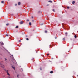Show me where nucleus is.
I'll return each instance as SVG.
<instances>
[{"label":"nucleus","mask_w":78,"mask_h":78,"mask_svg":"<svg viewBox=\"0 0 78 78\" xmlns=\"http://www.w3.org/2000/svg\"><path fill=\"white\" fill-rule=\"evenodd\" d=\"M0 66L1 67H2V68H4V65H2V63L0 64Z\"/></svg>","instance_id":"f257e3e1"},{"label":"nucleus","mask_w":78,"mask_h":78,"mask_svg":"<svg viewBox=\"0 0 78 78\" xmlns=\"http://www.w3.org/2000/svg\"><path fill=\"white\" fill-rule=\"evenodd\" d=\"M19 23L20 25H22V24H23V21H20L19 22Z\"/></svg>","instance_id":"f03ea898"},{"label":"nucleus","mask_w":78,"mask_h":78,"mask_svg":"<svg viewBox=\"0 0 78 78\" xmlns=\"http://www.w3.org/2000/svg\"><path fill=\"white\" fill-rule=\"evenodd\" d=\"M7 73L8 75L9 76H10V74H9V73H8V71H7Z\"/></svg>","instance_id":"7ed1b4c3"},{"label":"nucleus","mask_w":78,"mask_h":78,"mask_svg":"<svg viewBox=\"0 0 78 78\" xmlns=\"http://www.w3.org/2000/svg\"><path fill=\"white\" fill-rule=\"evenodd\" d=\"M20 4H21L20 2H19L18 3V5H20Z\"/></svg>","instance_id":"20e7f679"},{"label":"nucleus","mask_w":78,"mask_h":78,"mask_svg":"<svg viewBox=\"0 0 78 78\" xmlns=\"http://www.w3.org/2000/svg\"><path fill=\"white\" fill-rule=\"evenodd\" d=\"M14 62H13V64H16V61L15 60H14Z\"/></svg>","instance_id":"39448f33"},{"label":"nucleus","mask_w":78,"mask_h":78,"mask_svg":"<svg viewBox=\"0 0 78 78\" xmlns=\"http://www.w3.org/2000/svg\"><path fill=\"white\" fill-rule=\"evenodd\" d=\"M29 25H31V22H30L29 23Z\"/></svg>","instance_id":"423d86ee"},{"label":"nucleus","mask_w":78,"mask_h":78,"mask_svg":"<svg viewBox=\"0 0 78 78\" xmlns=\"http://www.w3.org/2000/svg\"><path fill=\"white\" fill-rule=\"evenodd\" d=\"M50 73H53V72L52 71H51L50 72Z\"/></svg>","instance_id":"0eeeda50"},{"label":"nucleus","mask_w":78,"mask_h":78,"mask_svg":"<svg viewBox=\"0 0 78 78\" xmlns=\"http://www.w3.org/2000/svg\"><path fill=\"white\" fill-rule=\"evenodd\" d=\"M75 3V1H73L72 3V4H74V3Z\"/></svg>","instance_id":"6e6552de"},{"label":"nucleus","mask_w":78,"mask_h":78,"mask_svg":"<svg viewBox=\"0 0 78 78\" xmlns=\"http://www.w3.org/2000/svg\"><path fill=\"white\" fill-rule=\"evenodd\" d=\"M19 27V26H17L16 27V28H18Z\"/></svg>","instance_id":"1a4fd4ad"},{"label":"nucleus","mask_w":78,"mask_h":78,"mask_svg":"<svg viewBox=\"0 0 78 78\" xmlns=\"http://www.w3.org/2000/svg\"><path fill=\"white\" fill-rule=\"evenodd\" d=\"M9 25V23H7L6 24V26H8V25Z\"/></svg>","instance_id":"9d476101"},{"label":"nucleus","mask_w":78,"mask_h":78,"mask_svg":"<svg viewBox=\"0 0 78 78\" xmlns=\"http://www.w3.org/2000/svg\"><path fill=\"white\" fill-rule=\"evenodd\" d=\"M12 68L13 69H14V70H15V67H13V66H12Z\"/></svg>","instance_id":"9b49d317"},{"label":"nucleus","mask_w":78,"mask_h":78,"mask_svg":"<svg viewBox=\"0 0 78 78\" xmlns=\"http://www.w3.org/2000/svg\"><path fill=\"white\" fill-rule=\"evenodd\" d=\"M44 33H47V30H45V31H44Z\"/></svg>","instance_id":"f8f14e48"},{"label":"nucleus","mask_w":78,"mask_h":78,"mask_svg":"<svg viewBox=\"0 0 78 78\" xmlns=\"http://www.w3.org/2000/svg\"><path fill=\"white\" fill-rule=\"evenodd\" d=\"M5 71V72H6V73H7V71H8V70H6V69H4Z\"/></svg>","instance_id":"ddd939ff"},{"label":"nucleus","mask_w":78,"mask_h":78,"mask_svg":"<svg viewBox=\"0 0 78 78\" xmlns=\"http://www.w3.org/2000/svg\"><path fill=\"white\" fill-rule=\"evenodd\" d=\"M49 2H50V3H52V1H51L50 0L49 1Z\"/></svg>","instance_id":"4468645a"},{"label":"nucleus","mask_w":78,"mask_h":78,"mask_svg":"<svg viewBox=\"0 0 78 78\" xmlns=\"http://www.w3.org/2000/svg\"><path fill=\"white\" fill-rule=\"evenodd\" d=\"M1 3H4V2L3 1H2Z\"/></svg>","instance_id":"2eb2a0df"},{"label":"nucleus","mask_w":78,"mask_h":78,"mask_svg":"<svg viewBox=\"0 0 78 78\" xmlns=\"http://www.w3.org/2000/svg\"><path fill=\"white\" fill-rule=\"evenodd\" d=\"M74 37H75V38H76V35H75L74 36Z\"/></svg>","instance_id":"dca6fc26"},{"label":"nucleus","mask_w":78,"mask_h":78,"mask_svg":"<svg viewBox=\"0 0 78 78\" xmlns=\"http://www.w3.org/2000/svg\"><path fill=\"white\" fill-rule=\"evenodd\" d=\"M26 40H27V41H28V40H29V39H28V38H27L26 39Z\"/></svg>","instance_id":"f3484780"},{"label":"nucleus","mask_w":78,"mask_h":78,"mask_svg":"<svg viewBox=\"0 0 78 78\" xmlns=\"http://www.w3.org/2000/svg\"><path fill=\"white\" fill-rule=\"evenodd\" d=\"M67 8L68 9H69V8H70V7H69V6H68V7H67Z\"/></svg>","instance_id":"a211bd4d"},{"label":"nucleus","mask_w":78,"mask_h":78,"mask_svg":"<svg viewBox=\"0 0 78 78\" xmlns=\"http://www.w3.org/2000/svg\"><path fill=\"white\" fill-rule=\"evenodd\" d=\"M63 41H65V38H64L63 39Z\"/></svg>","instance_id":"6ab92c4d"},{"label":"nucleus","mask_w":78,"mask_h":78,"mask_svg":"<svg viewBox=\"0 0 78 78\" xmlns=\"http://www.w3.org/2000/svg\"><path fill=\"white\" fill-rule=\"evenodd\" d=\"M5 36H8V34H6L5 35Z\"/></svg>","instance_id":"aec40b11"},{"label":"nucleus","mask_w":78,"mask_h":78,"mask_svg":"<svg viewBox=\"0 0 78 78\" xmlns=\"http://www.w3.org/2000/svg\"><path fill=\"white\" fill-rule=\"evenodd\" d=\"M40 70H42V68L41 67L40 68Z\"/></svg>","instance_id":"412c9836"},{"label":"nucleus","mask_w":78,"mask_h":78,"mask_svg":"<svg viewBox=\"0 0 78 78\" xmlns=\"http://www.w3.org/2000/svg\"><path fill=\"white\" fill-rule=\"evenodd\" d=\"M65 34L66 35V36H67V32H66Z\"/></svg>","instance_id":"4be33fe9"},{"label":"nucleus","mask_w":78,"mask_h":78,"mask_svg":"<svg viewBox=\"0 0 78 78\" xmlns=\"http://www.w3.org/2000/svg\"><path fill=\"white\" fill-rule=\"evenodd\" d=\"M53 11L54 12H55V9H53Z\"/></svg>","instance_id":"5701e85b"},{"label":"nucleus","mask_w":78,"mask_h":78,"mask_svg":"<svg viewBox=\"0 0 78 78\" xmlns=\"http://www.w3.org/2000/svg\"><path fill=\"white\" fill-rule=\"evenodd\" d=\"M5 61H7V59H6V58H5Z\"/></svg>","instance_id":"b1692460"},{"label":"nucleus","mask_w":78,"mask_h":78,"mask_svg":"<svg viewBox=\"0 0 78 78\" xmlns=\"http://www.w3.org/2000/svg\"><path fill=\"white\" fill-rule=\"evenodd\" d=\"M57 37H55V39H57Z\"/></svg>","instance_id":"393cba45"},{"label":"nucleus","mask_w":78,"mask_h":78,"mask_svg":"<svg viewBox=\"0 0 78 78\" xmlns=\"http://www.w3.org/2000/svg\"><path fill=\"white\" fill-rule=\"evenodd\" d=\"M49 5H48H48H46V6H48Z\"/></svg>","instance_id":"a878e982"},{"label":"nucleus","mask_w":78,"mask_h":78,"mask_svg":"<svg viewBox=\"0 0 78 78\" xmlns=\"http://www.w3.org/2000/svg\"><path fill=\"white\" fill-rule=\"evenodd\" d=\"M26 37H28V36L27 35H26Z\"/></svg>","instance_id":"bb28decb"},{"label":"nucleus","mask_w":78,"mask_h":78,"mask_svg":"<svg viewBox=\"0 0 78 78\" xmlns=\"http://www.w3.org/2000/svg\"><path fill=\"white\" fill-rule=\"evenodd\" d=\"M17 77H19V75H17Z\"/></svg>","instance_id":"cd10ccee"},{"label":"nucleus","mask_w":78,"mask_h":78,"mask_svg":"<svg viewBox=\"0 0 78 78\" xmlns=\"http://www.w3.org/2000/svg\"><path fill=\"white\" fill-rule=\"evenodd\" d=\"M48 55H49V54H48L47 55V56H48Z\"/></svg>","instance_id":"c85d7f7f"},{"label":"nucleus","mask_w":78,"mask_h":78,"mask_svg":"<svg viewBox=\"0 0 78 78\" xmlns=\"http://www.w3.org/2000/svg\"><path fill=\"white\" fill-rule=\"evenodd\" d=\"M32 19H33V16H32Z\"/></svg>","instance_id":"c756f323"},{"label":"nucleus","mask_w":78,"mask_h":78,"mask_svg":"<svg viewBox=\"0 0 78 78\" xmlns=\"http://www.w3.org/2000/svg\"><path fill=\"white\" fill-rule=\"evenodd\" d=\"M19 42H21V41L20 40H19Z\"/></svg>","instance_id":"7c9ffc66"},{"label":"nucleus","mask_w":78,"mask_h":78,"mask_svg":"<svg viewBox=\"0 0 78 78\" xmlns=\"http://www.w3.org/2000/svg\"><path fill=\"white\" fill-rule=\"evenodd\" d=\"M15 5V6H17V4H16Z\"/></svg>","instance_id":"2f4dec72"},{"label":"nucleus","mask_w":78,"mask_h":78,"mask_svg":"<svg viewBox=\"0 0 78 78\" xmlns=\"http://www.w3.org/2000/svg\"><path fill=\"white\" fill-rule=\"evenodd\" d=\"M27 20V21H28H28H29V20Z\"/></svg>","instance_id":"473e14b6"},{"label":"nucleus","mask_w":78,"mask_h":78,"mask_svg":"<svg viewBox=\"0 0 78 78\" xmlns=\"http://www.w3.org/2000/svg\"><path fill=\"white\" fill-rule=\"evenodd\" d=\"M32 22H34V20H32Z\"/></svg>","instance_id":"72a5a7b5"},{"label":"nucleus","mask_w":78,"mask_h":78,"mask_svg":"<svg viewBox=\"0 0 78 78\" xmlns=\"http://www.w3.org/2000/svg\"><path fill=\"white\" fill-rule=\"evenodd\" d=\"M8 78H12L9 77H8Z\"/></svg>","instance_id":"f704fd0d"},{"label":"nucleus","mask_w":78,"mask_h":78,"mask_svg":"<svg viewBox=\"0 0 78 78\" xmlns=\"http://www.w3.org/2000/svg\"><path fill=\"white\" fill-rule=\"evenodd\" d=\"M16 32H18V31H16Z\"/></svg>","instance_id":"c9c22d12"},{"label":"nucleus","mask_w":78,"mask_h":78,"mask_svg":"<svg viewBox=\"0 0 78 78\" xmlns=\"http://www.w3.org/2000/svg\"><path fill=\"white\" fill-rule=\"evenodd\" d=\"M48 2H49V1H48Z\"/></svg>","instance_id":"e433bc0d"},{"label":"nucleus","mask_w":78,"mask_h":78,"mask_svg":"<svg viewBox=\"0 0 78 78\" xmlns=\"http://www.w3.org/2000/svg\"><path fill=\"white\" fill-rule=\"evenodd\" d=\"M12 56H13V55H12Z\"/></svg>","instance_id":"4c0bfd02"},{"label":"nucleus","mask_w":78,"mask_h":78,"mask_svg":"<svg viewBox=\"0 0 78 78\" xmlns=\"http://www.w3.org/2000/svg\"><path fill=\"white\" fill-rule=\"evenodd\" d=\"M52 59H53V58H52Z\"/></svg>","instance_id":"58836bf2"},{"label":"nucleus","mask_w":78,"mask_h":78,"mask_svg":"<svg viewBox=\"0 0 78 78\" xmlns=\"http://www.w3.org/2000/svg\"><path fill=\"white\" fill-rule=\"evenodd\" d=\"M77 76H78V75H77Z\"/></svg>","instance_id":"ea45409f"},{"label":"nucleus","mask_w":78,"mask_h":78,"mask_svg":"<svg viewBox=\"0 0 78 78\" xmlns=\"http://www.w3.org/2000/svg\"><path fill=\"white\" fill-rule=\"evenodd\" d=\"M8 0L9 1V0Z\"/></svg>","instance_id":"a19ab883"}]
</instances>
